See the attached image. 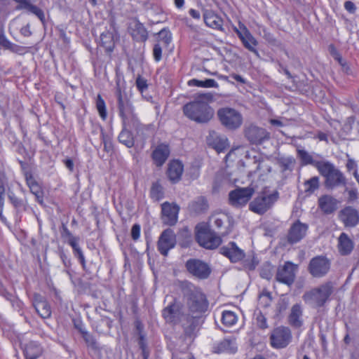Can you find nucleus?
<instances>
[{"mask_svg": "<svg viewBox=\"0 0 359 359\" xmlns=\"http://www.w3.org/2000/svg\"><path fill=\"white\" fill-rule=\"evenodd\" d=\"M214 101L211 93H199L194 97L193 100L183 106L184 115L197 123H207L214 116L215 111L210 103Z\"/></svg>", "mask_w": 359, "mask_h": 359, "instance_id": "1", "label": "nucleus"}, {"mask_svg": "<svg viewBox=\"0 0 359 359\" xmlns=\"http://www.w3.org/2000/svg\"><path fill=\"white\" fill-rule=\"evenodd\" d=\"M179 288L183 301L192 315L200 316L207 311L208 302L199 287L188 280H184L179 283Z\"/></svg>", "mask_w": 359, "mask_h": 359, "instance_id": "2", "label": "nucleus"}, {"mask_svg": "<svg viewBox=\"0 0 359 359\" xmlns=\"http://www.w3.org/2000/svg\"><path fill=\"white\" fill-rule=\"evenodd\" d=\"M317 170L325 177V187L333 189L336 187L346 185V179L344 174L332 163L325 161L318 163Z\"/></svg>", "mask_w": 359, "mask_h": 359, "instance_id": "3", "label": "nucleus"}, {"mask_svg": "<svg viewBox=\"0 0 359 359\" xmlns=\"http://www.w3.org/2000/svg\"><path fill=\"white\" fill-rule=\"evenodd\" d=\"M333 284L332 282H326L318 287H315L306 292L302 298L304 301L315 307L323 306L333 292Z\"/></svg>", "mask_w": 359, "mask_h": 359, "instance_id": "4", "label": "nucleus"}, {"mask_svg": "<svg viewBox=\"0 0 359 359\" xmlns=\"http://www.w3.org/2000/svg\"><path fill=\"white\" fill-rule=\"evenodd\" d=\"M116 95L118 102L119 114L125 126L128 125L135 118L134 108L130 98L125 91L123 83L118 79L116 81Z\"/></svg>", "mask_w": 359, "mask_h": 359, "instance_id": "5", "label": "nucleus"}, {"mask_svg": "<svg viewBox=\"0 0 359 359\" xmlns=\"http://www.w3.org/2000/svg\"><path fill=\"white\" fill-rule=\"evenodd\" d=\"M217 114L221 124L228 130H236L243 123L241 114L235 109L223 107L218 109Z\"/></svg>", "mask_w": 359, "mask_h": 359, "instance_id": "6", "label": "nucleus"}, {"mask_svg": "<svg viewBox=\"0 0 359 359\" xmlns=\"http://www.w3.org/2000/svg\"><path fill=\"white\" fill-rule=\"evenodd\" d=\"M279 194L277 191L269 194H262L256 197L249 205L251 211L262 215L271 208L277 201Z\"/></svg>", "mask_w": 359, "mask_h": 359, "instance_id": "7", "label": "nucleus"}, {"mask_svg": "<svg viewBox=\"0 0 359 359\" xmlns=\"http://www.w3.org/2000/svg\"><path fill=\"white\" fill-rule=\"evenodd\" d=\"M196 238L201 246L209 250L217 248L222 243L221 238L206 226L197 227Z\"/></svg>", "mask_w": 359, "mask_h": 359, "instance_id": "8", "label": "nucleus"}, {"mask_svg": "<svg viewBox=\"0 0 359 359\" xmlns=\"http://www.w3.org/2000/svg\"><path fill=\"white\" fill-rule=\"evenodd\" d=\"M292 339L290 329L285 326H279L274 328L270 334V344L276 349L287 347Z\"/></svg>", "mask_w": 359, "mask_h": 359, "instance_id": "9", "label": "nucleus"}, {"mask_svg": "<svg viewBox=\"0 0 359 359\" xmlns=\"http://www.w3.org/2000/svg\"><path fill=\"white\" fill-rule=\"evenodd\" d=\"M187 271L194 277L204 280L211 273V268L208 263L199 259H189L185 263Z\"/></svg>", "mask_w": 359, "mask_h": 359, "instance_id": "10", "label": "nucleus"}, {"mask_svg": "<svg viewBox=\"0 0 359 359\" xmlns=\"http://www.w3.org/2000/svg\"><path fill=\"white\" fill-rule=\"evenodd\" d=\"M330 261L325 256H316L312 258L308 266V271L314 278L325 276L330 269Z\"/></svg>", "mask_w": 359, "mask_h": 359, "instance_id": "11", "label": "nucleus"}, {"mask_svg": "<svg viewBox=\"0 0 359 359\" xmlns=\"http://www.w3.org/2000/svg\"><path fill=\"white\" fill-rule=\"evenodd\" d=\"M118 39V31L114 19L109 20V27L100 34V44L107 52L111 53L115 47V43Z\"/></svg>", "mask_w": 359, "mask_h": 359, "instance_id": "12", "label": "nucleus"}, {"mask_svg": "<svg viewBox=\"0 0 359 359\" xmlns=\"http://www.w3.org/2000/svg\"><path fill=\"white\" fill-rule=\"evenodd\" d=\"M297 271V265L291 262H285L278 268L276 279L279 283L290 286L294 282Z\"/></svg>", "mask_w": 359, "mask_h": 359, "instance_id": "13", "label": "nucleus"}, {"mask_svg": "<svg viewBox=\"0 0 359 359\" xmlns=\"http://www.w3.org/2000/svg\"><path fill=\"white\" fill-rule=\"evenodd\" d=\"M255 190L252 187L238 188L229 194V203L236 208L245 205L252 198Z\"/></svg>", "mask_w": 359, "mask_h": 359, "instance_id": "14", "label": "nucleus"}, {"mask_svg": "<svg viewBox=\"0 0 359 359\" xmlns=\"http://www.w3.org/2000/svg\"><path fill=\"white\" fill-rule=\"evenodd\" d=\"M176 245V235L171 229H166L160 235L157 248L158 252L163 256H167L170 250Z\"/></svg>", "mask_w": 359, "mask_h": 359, "instance_id": "15", "label": "nucleus"}, {"mask_svg": "<svg viewBox=\"0 0 359 359\" xmlns=\"http://www.w3.org/2000/svg\"><path fill=\"white\" fill-rule=\"evenodd\" d=\"M180 206L173 203L164 202L161 204V219L163 224L174 226L178 219Z\"/></svg>", "mask_w": 359, "mask_h": 359, "instance_id": "16", "label": "nucleus"}, {"mask_svg": "<svg viewBox=\"0 0 359 359\" xmlns=\"http://www.w3.org/2000/svg\"><path fill=\"white\" fill-rule=\"evenodd\" d=\"M245 137L253 144H261L270 139V133L264 128L251 125L245 128Z\"/></svg>", "mask_w": 359, "mask_h": 359, "instance_id": "17", "label": "nucleus"}, {"mask_svg": "<svg viewBox=\"0 0 359 359\" xmlns=\"http://www.w3.org/2000/svg\"><path fill=\"white\" fill-rule=\"evenodd\" d=\"M308 225L297 220L292 224L289 229L287 241L290 244H294L299 242L306 235Z\"/></svg>", "mask_w": 359, "mask_h": 359, "instance_id": "18", "label": "nucleus"}, {"mask_svg": "<svg viewBox=\"0 0 359 359\" xmlns=\"http://www.w3.org/2000/svg\"><path fill=\"white\" fill-rule=\"evenodd\" d=\"M339 220L345 227L353 228L359 223V213L358 210L351 206H346L339 212Z\"/></svg>", "mask_w": 359, "mask_h": 359, "instance_id": "19", "label": "nucleus"}, {"mask_svg": "<svg viewBox=\"0 0 359 359\" xmlns=\"http://www.w3.org/2000/svg\"><path fill=\"white\" fill-rule=\"evenodd\" d=\"M220 253L229 259L231 262H238L245 257V252L236 243L230 242L219 249Z\"/></svg>", "mask_w": 359, "mask_h": 359, "instance_id": "20", "label": "nucleus"}, {"mask_svg": "<svg viewBox=\"0 0 359 359\" xmlns=\"http://www.w3.org/2000/svg\"><path fill=\"white\" fill-rule=\"evenodd\" d=\"M130 124L136 131V138H139L141 141H145L148 137L153 135L154 133V125H143L140 123L135 115V118L130 121Z\"/></svg>", "mask_w": 359, "mask_h": 359, "instance_id": "21", "label": "nucleus"}, {"mask_svg": "<svg viewBox=\"0 0 359 359\" xmlns=\"http://www.w3.org/2000/svg\"><path fill=\"white\" fill-rule=\"evenodd\" d=\"M162 316L167 323H177L182 320L180 305L175 302L170 304L162 311Z\"/></svg>", "mask_w": 359, "mask_h": 359, "instance_id": "22", "label": "nucleus"}, {"mask_svg": "<svg viewBox=\"0 0 359 359\" xmlns=\"http://www.w3.org/2000/svg\"><path fill=\"white\" fill-rule=\"evenodd\" d=\"M338 201L332 196H321L318 201V208L325 215H330L337 209Z\"/></svg>", "mask_w": 359, "mask_h": 359, "instance_id": "23", "label": "nucleus"}, {"mask_svg": "<svg viewBox=\"0 0 359 359\" xmlns=\"http://www.w3.org/2000/svg\"><path fill=\"white\" fill-rule=\"evenodd\" d=\"M170 155V148L166 144H158L153 151L151 157L158 167L162 166Z\"/></svg>", "mask_w": 359, "mask_h": 359, "instance_id": "24", "label": "nucleus"}, {"mask_svg": "<svg viewBox=\"0 0 359 359\" xmlns=\"http://www.w3.org/2000/svg\"><path fill=\"white\" fill-rule=\"evenodd\" d=\"M337 241V250L341 255L347 256L352 252L354 243L347 233L342 232L338 237Z\"/></svg>", "mask_w": 359, "mask_h": 359, "instance_id": "25", "label": "nucleus"}, {"mask_svg": "<svg viewBox=\"0 0 359 359\" xmlns=\"http://www.w3.org/2000/svg\"><path fill=\"white\" fill-rule=\"evenodd\" d=\"M33 305L36 311L42 318H48L50 316V306L41 295L38 294H34Z\"/></svg>", "mask_w": 359, "mask_h": 359, "instance_id": "26", "label": "nucleus"}, {"mask_svg": "<svg viewBox=\"0 0 359 359\" xmlns=\"http://www.w3.org/2000/svg\"><path fill=\"white\" fill-rule=\"evenodd\" d=\"M183 164L178 160H174L169 163L167 170V175L172 183L177 182L183 173Z\"/></svg>", "mask_w": 359, "mask_h": 359, "instance_id": "27", "label": "nucleus"}, {"mask_svg": "<svg viewBox=\"0 0 359 359\" xmlns=\"http://www.w3.org/2000/svg\"><path fill=\"white\" fill-rule=\"evenodd\" d=\"M302 307L300 304H294L290 310V313L288 316L289 324L296 328L300 327L303 325L302 320Z\"/></svg>", "mask_w": 359, "mask_h": 359, "instance_id": "28", "label": "nucleus"}, {"mask_svg": "<svg viewBox=\"0 0 359 359\" xmlns=\"http://www.w3.org/2000/svg\"><path fill=\"white\" fill-rule=\"evenodd\" d=\"M204 22L208 27L212 29L222 30L223 25L222 19L211 11H207L203 14Z\"/></svg>", "mask_w": 359, "mask_h": 359, "instance_id": "29", "label": "nucleus"}, {"mask_svg": "<svg viewBox=\"0 0 359 359\" xmlns=\"http://www.w3.org/2000/svg\"><path fill=\"white\" fill-rule=\"evenodd\" d=\"M198 316L184 317L180 322H182L184 333L187 336L191 337L194 335L195 331L198 326Z\"/></svg>", "mask_w": 359, "mask_h": 359, "instance_id": "30", "label": "nucleus"}, {"mask_svg": "<svg viewBox=\"0 0 359 359\" xmlns=\"http://www.w3.org/2000/svg\"><path fill=\"white\" fill-rule=\"evenodd\" d=\"M214 352L220 353L223 352L235 353L237 351L234 339H224L213 347Z\"/></svg>", "mask_w": 359, "mask_h": 359, "instance_id": "31", "label": "nucleus"}, {"mask_svg": "<svg viewBox=\"0 0 359 359\" xmlns=\"http://www.w3.org/2000/svg\"><path fill=\"white\" fill-rule=\"evenodd\" d=\"M132 36L136 41H145L148 39V32L144 25L137 20L132 28Z\"/></svg>", "mask_w": 359, "mask_h": 359, "instance_id": "32", "label": "nucleus"}, {"mask_svg": "<svg viewBox=\"0 0 359 359\" xmlns=\"http://www.w3.org/2000/svg\"><path fill=\"white\" fill-rule=\"evenodd\" d=\"M42 354L41 347L35 342H29L25 346L24 355L26 359H36Z\"/></svg>", "mask_w": 359, "mask_h": 359, "instance_id": "33", "label": "nucleus"}, {"mask_svg": "<svg viewBox=\"0 0 359 359\" xmlns=\"http://www.w3.org/2000/svg\"><path fill=\"white\" fill-rule=\"evenodd\" d=\"M123 129L118 135V141L123 144L126 145L128 148H131L134 146L135 140L134 137L131 132L127 129V127L131 126L130 123L125 126L123 123Z\"/></svg>", "mask_w": 359, "mask_h": 359, "instance_id": "34", "label": "nucleus"}, {"mask_svg": "<svg viewBox=\"0 0 359 359\" xmlns=\"http://www.w3.org/2000/svg\"><path fill=\"white\" fill-rule=\"evenodd\" d=\"M297 157L300 159L302 165H312L317 168L318 163H323L325 161H316L313 156L306 150L297 149Z\"/></svg>", "mask_w": 359, "mask_h": 359, "instance_id": "35", "label": "nucleus"}, {"mask_svg": "<svg viewBox=\"0 0 359 359\" xmlns=\"http://www.w3.org/2000/svg\"><path fill=\"white\" fill-rule=\"evenodd\" d=\"M7 182V177L4 172L0 171V219L4 221L5 217L3 215L4 205L5 185Z\"/></svg>", "mask_w": 359, "mask_h": 359, "instance_id": "36", "label": "nucleus"}, {"mask_svg": "<svg viewBox=\"0 0 359 359\" xmlns=\"http://www.w3.org/2000/svg\"><path fill=\"white\" fill-rule=\"evenodd\" d=\"M245 37V39H244L242 41V43L245 48L259 57V54L257 50L256 49V46L258 45L257 41L255 39V38L252 35L250 32H247Z\"/></svg>", "mask_w": 359, "mask_h": 359, "instance_id": "37", "label": "nucleus"}, {"mask_svg": "<svg viewBox=\"0 0 359 359\" xmlns=\"http://www.w3.org/2000/svg\"><path fill=\"white\" fill-rule=\"evenodd\" d=\"M188 85L190 86H197L201 88H217L218 83L212 79H207L204 81H200L196 79L189 81Z\"/></svg>", "mask_w": 359, "mask_h": 359, "instance_id": "38", "label": "nucleus"}, {"mask_svg": "<svg viewBox=\"0 0 359 359\" xmlns=\"http://www.w3.org/2000/svg\"><path fill=\"white\" fill-rule=\"evenodd\" d=\"M227 216L224 214H214L210 216L209 219V224L210 226L215 227L216 229H220L226 220Z\"/></svg>", "mask_w": 359, "mask_h": 359, "instance_id": "39", "label": "nucleus"}, {"mask_svg": "<svg viewBox=\"0 0 359 359\" xmlns=\"http://www.w3.org/2000/svg\"><path fill=\"white\" fill-rule=\"evenodd\" d=\"M304 191L308 194H313L315 191L318 189L320 183L319 177L317 176L313 177L304 182Z\"/></svg>", "mask_w": 359, "mask_h": 359, "instance_id": "40", "label": "nucleus"}, {"mask_svg": "<svg viewBox=\"0 0 359 359\" xmlns=\"http://www.w3.org/2000/svg\"><path fill=\"white\" fill-rule=\"evenodd\" d=\"M278 163L283 172L292 171L294 169L296 161L292 156L283 157L278 159Z\"/></svg>", "mask_w": 359, "mask_h": 359, "instance_id": "41", "label": "nucleus"}, {"mask_svg": "<svg viewBox=\"0 0 359 359\" xmlns=\"http://www.w3.org/2000/svg\"><path fill=\"white\" fill-rule=\"evenodd\" d=\"M150 195L151 197L156 201H158L163 198V189L162 186L158 182H154L152 184Z\"/></svg>", "mask_w": 359, "mask_h": 359, "instance_id": "42", "label": "nucleus"}, {"mask_svg": "<svg viewBox=\"0 0 359 359\" xmlns=\"http://www.w3.org/2000/svg\"><path fill=\"white\" fill-rule=\"evenodd\" d=\"M222 321L224 325L231 327L236 323L237 316L233 311H224L222 313Z\"/></svg>", "mask_w": 359, "mask_h": 359, "instance_id": "43", "label": "nucleus"}, {"mask_svg": "<svg viewBox=\"0 0 359 359\" xmlns=\"http://www.w3.org/2000/svg\"><path fill=\"white\" fill-rule=\"evenodd\" d=\"M158 42L161 43L164 47H167L171 42V34L167 29H163L158 33Z\"/></svg>", "mask_w": 359, "mask_h": 359, "instance_id": "44", "label": "nucleus"}, {"mask_svg": "<svg viewBox=\"0 0 359 359\" xmlns=\"http://www.w3.org/2000/svg\"><path fill=\"white\" fill-rule=\"evenodd\" d=\"M25 9L27 10L29 13L35 15L40 20L42 24H45L46 18L43 10L34 4H32L31 3L27 5V7Z\"/></svg>", "mask_w": 359, "mask_h": 359, "instance_id": "45", "label": "nucleus"}, {"mask_svg": "<svg viewBox=\"0 0 359 359\" xmlns=\"http://www.w3.org/2000/svg\"><path fill=\"white\" fill-rule=\"evenodd\" d=\"M191 208L194 212L199 213L207 210L208 204L204 198H201L192 203Z\"/></svg>", "mask_w": 359, "mask_h": 359, "instance_id": "46", "label": "nucleus"}, {"mask_svg": "<svg viewBox=\"0 0 359 359\" xmlns=\"http://www.w3.org/2000/svg\"><path fill=\"white\" fill-rule=\"evenodd\" d=\"M96 108L99 112L101 118L104 120L107 118V109L106 105L104 100L101 97V95H98L96 100Z\"/></svg>", "mask_w": 359, "mask_h": 359, "instance_id": "47", "label": "nucleus"}, {"mask_svg": "<svg viewBox=\"0 0 359 359\" xmlns=\"http://www.w3.org/2000/svg\"><path fill=\"white\" fill-rule=\"evenodd\" d=\"M229 147L228 140L225 137H217L215 140V148L218 152L224 151Z\"/></svg>", "mask_w": 359, "mask_h": 359, "instance_id": "48", "label": "nucleus"}, {"mask_svg": "<svg viewBox=\"0 0 359 359\" xmlns=\"http://www.w3.org/2000/svg\"><path fill=\"white\" fill-rule=\"evenodd\" d=\"M8 198L16 209L19 210H25V204L24 201L16 197L13 194H9Z\"/></svg>", "mask_w": 359, "mask_h": 359, "instance_id": "49", "label": "nucleus"}, {"mask_svg": "<svg viewBox=\"0 0 359 359\" xmlns=\"http://www.w3.org/2000/svg\"><path fill=\"white\" fill-rule=\"evenodd\" d=\"M0 44L6 49L11 50L13 52L17 53L20 47L15 43H11L5 37L0 38Z\"/></svg>", "mask_w": 359, "mask_h": 359, "instance_id": "50", "label": "nucleus"}, {"mask_svg": "<svg viewBox=\"0 0 359 359\" xmlns=\"http://www.w3.org/2000/svg\"><path fill=\"white\" fill-rule=\"evenodd\" d=\"M135 84L137 88L141 93H143V92L148 88L147 79H145L140 75H138V76L137 77Z\"/></svg>", "mask_w": 359, "mask_h": 359, "instance_id": "51", "label": "nucleus"}, {"mask_svg": "<svg viewBox=\"0 0 359 359\" xmlns=\"http://www.w3.org/2000/svg\"><path fill=\"white\" fill-rule=\"evenodd\" d=\"M165 48L161 43H156L153 48V55L156 62H159L162 58V49Z\"/></svg>", "mask_w": 359, "mask_h": 359, "instance_id": "52", "label": "nucleus"}, {"mask_svg": "<svg viewBox=\"0 0 359 359\" xmlns=\"http://www.w3.org/2000/svg\"><path fill=\"white\" fill-rule=\"evenodd\" d=\"M62 236L68 239V243L71 245V242H76L79 241V238L74 236L67 226H62Z\"/></svg>", "mask_w": 359, "mask_h": 359, "instance_id": "53", "label": "nucleus"}, {"mask_svg": "<svg viewBox=\"0 0 359 359\" xmlns=\"http://www.w3.org/2000/svg\"><path fill=\"white\" fill-rule=\"evenodd\" d=\"M83 339L87 344L91 348L94 349H97L98 348L95 339L91 334H88V332L84 333Z\"/></svg>", "mask_w": 359, "mask_h": 359, "instance_id": "54", "label": "nucleus"}, {"mask_svg": "<svg viewBox=\"0 0 359 359\" xmlns=\"http://www.w3.org/2000/svg\"><path fill=\"white\" fill-rule=\"evenodd\" d=\"M30 191L36 196L37 200L40 201V198H42V191L39 184H32L29 187Z\"/></svg>", "mask_w": 359, "mask_h": 359, "instance_id": "55", "label": "nucleus"}, {"mask_svg": "<svg viewBox=\"0 0 359 359\" xmlns=\"http://www.w3.org/2000/svg\"><path fill=\"white\" fill-rule=\"evenodd\" d=\"M240 29L241 30H239L236 28L235 32L237 34L239 39H241V41H242L244 39H245V36L246 35L247 32H250L244 25H240Z\"/></svg>", "mask_w": 359, "mask_h": 359, "instance_id": "56", "label": "nucleus"}, {"mask_svg": "<svg viewBox=\"0 0 359 359\" xmlns=\"http://www.w3.org/2000/svg\"><path fill=\"white\" fill-rule=\"evenodd\" d=\"M140 235V226L137 224H134L131 229V236L134 241H137Z\"/></svg>", "mask_w": 359, "mask_h": 359, "instance_id": "57", "label": "nucleus"}, {"mask_svg": "<svg viewBox=\"0 0 359 359\" xmlns=\"http://www.w3.org/2000/svg\"><path fill=\"white\" fill-rule=\"evenodd\" d=\"M263 37L265 39L266 41H267L271 44H273V45L278 44V41L274 37V36L271 33L266 32V30H264Z\"/></svg>", "mask_w": 359, "mask_h": 359, "instance_id": "58", "label": "nucleus"}, {"mask_svg": "<svg viewBox=\"0 0 359 359\" xmlns=\"http://www.w3.org/2000/svg\"><path fill=\"white\" fill-rule=\"evenodd\" d=\"M259 264V260L255 257H252L250 261H245V266L249 270H254Z\"/></svg>", "mask_w": 359, "mask_h": 359, "instance_id": "59", "label": "nucleus"}, {"mask_svg": "<svg viewBox=\"0 0 359 359\" xmlns=\"http://www.w3.org/2000/svg\"><path fill=\"white\" fill-rule=\"evenodd\" d=\"M60 257L65 267L69 269L71 266L72 263L71 259L68 257V256L63 251H61L60 252Z\"/></svg>", "mask_w": 359, "mask_h": 359, "instance_id": "60", "label": "nucleus"}, {"mask_svg": "<svg viewBox=\"0 0 359 359\" xmlns=\"http://www.w3.org/2000/svg\"><path fill=\"white\" fill-rule=\"evenodd\" d=\"M70 245L73 249V253H74V257H76V256L83 254L81 248H80V246L79 245V241L71 242Z\"/></svg>", "mask_w": 359, "mask_h": 359, "instance_id": "61", "label": "nucleus"}, {"mask_svg": "<svg viewBox=\"0 0 359 359\" xmlns=\"http://www.w3.org/2000/svg\"><path fill=\"white\" fill-rule=\"evenodd\" d=\"M344 8L350 13H354L356 11V7L354 3L351 1H345Z\"/></svg>", "mask_w": 359, "mask_h": 359, "instance_id": "62", "label": "nucleus"}, {"mask_svg": "<svg viewBox=\"0 0 359 359\" xmlns=\"http://www.w3.org/2000/svg\"><path fill=\"white\" fill-rule=\"evenodd\" d=\"M260 276L263 278L270 280L272 277V273L271 270L269 269V266H268L267 268L262 269L260 271Z\"/></svg>", "mask_w": 359, "mask_h": 359, "instance_id": "63", "label": "nucleus"}, {"mask_svg": "<svg viewBox=\"0 0 359 359\" xmlns=\"http://www.w3.org/2000/svg\"><path fill=\"white\" fill-rule=\"evenodd\" d=\"M190 353H174L172 359H191Z\"/></svg>", "mask_w": 359, "mask_h": 359, "instance_id": "64", "label": "nucleus"}]
</instances>
